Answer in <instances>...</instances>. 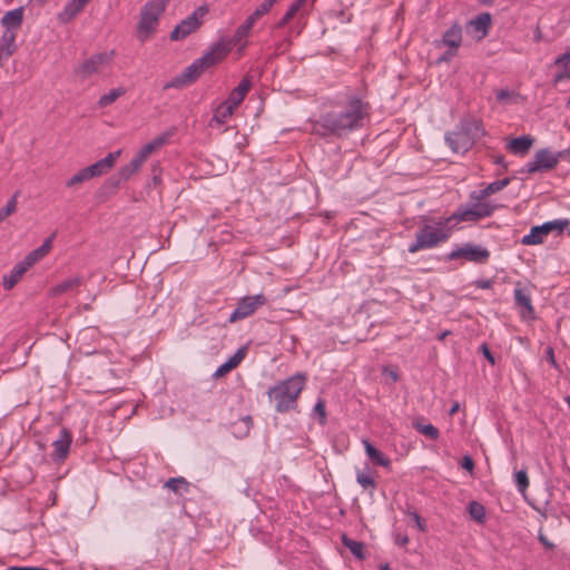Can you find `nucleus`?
Wrapping results in <instances>:
<instances>
[{"instance_id":"f257e3e1","label":"nucleus","mask_w":570,"mask_h":570,"mask_svg":"<svg viewBox=\"0 0 570 570\" xmlns=\"http://www.w3.org/2000/svg\"><path fill=\"white\" fill-rule=\"evenodd\" d=\"M368 115V104L352 97L343 109L326 112L313 121L312 132L323 138H340L362 128Z\"/></svg>"},{"instance_id":"c03bdc74","label":"nucleus","mask_w":570,"mask_h":570,"mask_svg":"<svg viewBox=\"0 0 570 570\" xmlns=\"http://www.w3.org/2000/svg\"><path fill=\"white\" fill-rule=\"evenodd\" d=\"M356 480L363 489H368V488L375 487V482H374L373 478L368 474L358 473Z\"/></svg>"},{"instance_id":"69168bd1","label":"nucleus","mask_w":570,"mask_h":570,"mask_svg":"<svg viewBox=\"0 0 570 570\" xmlns=\"http://www.w3.org/2000/svg\"><path fill=\"white\" fill-rule=\"evenodd\" d=\"M306 1L307 0H296L293 4L301 9Z\"/></svg>"},{"instance_id":"2eb2a0df","label":"nucleus","mask_w":570,"mask_h":570,"mask_svg":"<svg viewBox=\"0 0 570 570\" xmlns=\"http://www.w3.org/2000/svg\"><path fill=\"white\" fill-rule=\"evenodd\" d=\"M23 7L16 8L7 11L1 18V26L7 30L17 31L21 28L23 22Z\"/></svg>"},{"instance_id":"f3484780","label":"nucleus","mask_w":570,"mask_h":570,"mask_svg":"<svg viewBox=\"0 0 570 570\" xmlns=\"http://www.w3.org/2000/svg\"><path fill=\"white\" fill-rule=\"evenodd\" d=\"M560 155L549 149L537 150V171L552 169L559 163Z\"/></svg>"},{"instance_id":"2f4dec72","label":"nucleus","mask_w":570,"mask_h":570,"mask_svg":"<svg viewBox=\"0 0 570 570\" xmlns=\"http://www.w3.org/2000/svg\"><path fill=\"white\" fill-rule=\"evenodd\" d=\"M167 138L166 136H158L153 141L144 145L139 153L137 154L139 157H141L145 161L146 159L158 148H160L165 142Z\"/></svg>"},{"instance_id":"a878e982","label":"nucleus","mask_w":570,"mask_h":570,"mask_svg":"<svg viewBox=\"0 0 570 570\" xmlns=\"http://www.w3.org/2000/svg\"><path fill=\"white\" fill-rule=\"evenodd\" d=\"M491 24V16L488 12L479 14L475 19L469 22V28H472L475 33H478V38L482 39L487 36L488 29Z\"/></svg>"},{"instance_id":"ea45409f","label":"nucleus","mask_w":570,"mask_h":570,"mask_svg":"<svg viewBox=\"0 0 570 570\" xmlns=\"http://www.w3.org/2000/svg\"><path fill=\"white\" fill-rule=\"evenodd\" d=\"M19 195L20 191H16L13 196L7 202L6 206L0 209V223L17 210V198Z\"/></svg>"},{"instance_id":"cd10ccee","label":"nucleus","mask_w":570,"mask_h":570,"mask_svg":"<svg viewBox=\"0 0 570 570\" xmlns=\"http://www.w3.org/2000/svg\"><path fill=\"white\" fill-rule=\"evenodd\" d=\"M234 108H232L229 105L222 102L214 112L213 118L210 119V127L214 126H220L227 122V120L232 117L234 114Z\"/></svg>"},{"instance_id":"473e14b6","label":"nucleus","mask_w":570,"mask_h":570,"mask_svg":"<svg viewBox=\"0 0 570 570\" xmlns=\"http://www.w3.org/2000/svg\"><path fill=\"white\" fill-rule=\"evenodd\" d=\"M497 101L501 106H509L519 101V95L511 89H499L495 91Z\"/></svg>"},{"instance_id":"4c0bfd02","label":"nucleus","mask_w":570,"mask_h":570,"mask_svg":"<svg viewBox=\"0 0 570 570\" xmlns=\"http://www.w3.org/2000/svg\"><path fill=\"white\" fill-rule=\"evenodd\" d=\"M188 485H189L188 482L184 478H181V476H179V478H170L165 483V487L167 489L171 490L175 493H180L183 490L187 491L188 490Z\"/></svg>"},{"instance_id":"412c9836","label":"nucleus","mask_w":570,"mask_h":570,"mask_svg":"<svg viewBox=\"0 0 570 570\" xmlns=\"http://www.w3.org/2000/svg\"><path fill=\"white\" fill-rule=\"evenodd\" d=\"M247 348L239 347L234 355H232L224 364H222L214 373L215 377H220L237 367L238 364L244 360Z\"/></svg>"},{"instance_id":"7ed1b4c3","label":"nucleus","mask_w":570,"mask_h":570,"mask_svg":"<svg viewBox=\"0 0 570 570\" xmlns=\"http://www.w3.org/2000/svg\"><path fill=\"white\" fill-rule=\"evenodd\" d=\"M170 0H148L140 10V17L137 24V39L140 42L148 40L156 33L159 18L166 10Z\"/></svg>"},{"instance_id":"052dcab7","label":"nucleus","mask_w":570,"mask_h":570,"mask_svg":"<svg viewBox=\"0 0 570 570\" xmlns=\"http://www.w3.org/2000/svg\"><path fill=\"white\" fill-rule=\"evenodd\" d=\"M277 0H264L263 6L269 11Z\"/></svg>"},{"instance_id":"603ef678","label":"nucleus","mask_w":570,"mask_h":570,"mask_svg":"<svg viewBox=\"0 0 570 570\" xmlns=\"http://www.w3.org/2000/svg\"><path fill=\"white\" fill-rule=\"evenodd\" d=\"M395 543L401 548H406L409 543V537H396Z\"/></svg>"},{"instance_id":"f03ea898","label":"nucleus","mask_w":570,"mask_h":570,"mask_svg":"<svg viewBox=\"0 0 570 570\" xmlns=\"http://www.w3.org/2000/svg\"><path fill=\"white\" fill-rule=\"evenodd\" d=\"M305 386V377L302 374H295L272 386L268 392V399L274 402L275 410L285 413L294 410L297 405V397Z\"/></svg>"},{"instance_id":"a211bd4d","label":"nucleus","mask_w":570,"mask_h":570,"mask_svg":"<svg viewBox=\"0 0 570 570\" xmlns=\"http://www.w3.org/2000/svg\"><path fill=\"white\" fill-rule=\"evenodd\" d=\"M533 145V139L530 136H521L513 138L507 142V149L517 156L527 155Z\"/></svg>"},{"instance_id":"de8ad7c7","label":"nucleus","mask_w":570,"mask_h":570,"mask_svg":"<svg viewBox=\"0 0 570 570\" xmlns=\"http://www.w3.org/2000/svg\"><path fill=\"white\" fill-rule=\"evenodd\" d=\"M268 10L262 3L256 8V10L249 16L255 22L262 18Z\"/></svg>"},{"instance_id":"b1692460","label":"nucleus","mask_w":570,"mask_h":570,"mask_svg":"<svg viewBox=\"0 0 570 570\" xmlns=\"http://www.w3.org/2000/svg\"><path fill=\"white\" fill-rule=\"evenodd\" d=\"M55 237V234L50 237H48L41 246H39L38 248H36L35 250L30 252L26 257H24V264L26 265H29L30 267L36 264L37 262H39L41 258H43L51 249L52 247V238Z\"/></svg>"},{"instance_id":"5fc2aeb1","label":"nucleus","mask_w":570,"mask_h":570,"mask_svg":"<svg viewBox=\"0 0 570 570\" xmlns=\"http://www.w3.org/2000/svg\"><path fill=\"white\" fill-rule=\"evenodd\" d=\"M569 61H570L569 52L563 53L559 59H557V63H560V65H568Z\"/></svg>"},{"instance_id":"f8f14e48","label":"nucleus","mask_w":570,"mask_h":570,"mask_svg":"<svg viewBox=\"0 0 570 570\" xmlns=\"http://www.w3.org/2000/svg\"><path fill=\"white\" fill-rule=\"evenodd\" d=\"M72 442L70 431L62 428L59 432V438L53 441V451L51 458L56 462H62L67 459Z\"/></svg>"},{"instance_id":"a18cd8bd","label":"nucleus","mask_w":570,"mask_h":570,"mask_svg":"<svg viewBox=\"0 0 570 570\" xmlns=\"http://www.w3.org/2000/svg\"><path fill=\"white\" fill-rule=\"evenodd\" d=\"M249 31L246 30L242 24L237 28L235 35H234V43L238 45L247 36Z\"/></svg>"},{"instance_id":"393cba45","label":"nucleus","mask_w":570,"mask_h":570,"mask_svg":"<svg viewBox=\"0 0 570 570\" xmlns=\"http://www.w3.org/2000/svg\"><path fill=\"white\" fill-rule=\"evenodd\" d=\"M30 266L24 264V261L19 262L10 272L9 275L2 277V284L6 289H11L28 271Z\"/></svg>"},{"instance_id":"4be33fe9","label":"nucleus","mask_w":570,"mask_h":570,"mask_svg":"<svg viewBox=\"0 0 570 570\" xmlns=\"http://www.w3.org/2000/svg\"><path fill=\"white\" fill-rule=\"evenodd\" d=\"M462 42V28L454 23L442 37V43L450 49L458 50Z\"/></svg>"},{"instance_id":"680f3d73","label":"nucleus","mask_w":570,"mask_h":570,"mask_svg":"<svg viewBox=\"0 0 570 570\" xmlns=\"http://www.w3.org/2000/svg\"><path fill=\"white\" fill-rule=\"evenodd\" d=\"M537 539H539V541L546 547H552V544L547 540V537H537Z\"/></svg>"},{"instance_id":"aec40b11","label":"nucleus","mask_w":570,"mask_h":570,"mask_svg":"<svg viewBox=\"0 0 570 570\" xmlns=\"http://www.w3.org/2000/svg\"><path fill=\"white\" fill-rule=\"evenodd\" d=\"M249 89L250 80L248 78H244L239 85L229 94L227 100L224 102L236 109L237 106L244 100Z\"/></svg>"},{"instance_id":"7c9ffc66","label":"nucleus","mask_w":570,"mask_h":570,"mask_svg":"<svg viewBox=\"0 0 570 570\" xmlns=\"http://www.w3.org/2000/svg\"><path fill=\"white\" fill-rule=\"evenodd\" d=\"M145 163V160L139 157L138 155H136L128 165L124 166L120 168L119 170V177L120 179L122 180H127L128 178H130L134 174H136L141 165Z\"/></svg>"},{"instance_id":"c9c22d12","label":"nucleus","mask_w":570,"mask_h":570,"mask_svg":"<svg viewBox=\"0 0 570 570\" xmlns=\"http://www.w3.org/2000/svg\"><path fill=\"white\" fill-rule=\"evenodd\" d=\"M413 428L417 432H420L421 434L425 435L426 438H429L430 440H433V441L438 440V438L440 435L439 430L430 423L423 424L419 421H415V422H413Z\"/></svg>"},{"instance_id":"e2e57ef3","label":"nucleus","mask_w":570,"mask_h":570,"mask_svg":"<svg viewBox=\"0 0 570 570\" xmlns=\"http://www.w3.org/2000/svg\"><path fill=\"white\" fill-rule=\"evenodd\" d=\"M458 411H459V403H454V404L451 406V409H450L449 413H450V415H453V414H454V413H456Z\"/></svg>"},{"instance_id":"13d9d810","label":"nucleus","mask_w":570,"mask_h":570,"mask_svg":"<svg viewBox=\"0 0 570 570\" xmlns=\"http://www.w3.org/2000/svg\"><path fill=\"white\" fill-rule=\"evenodd\" d=\"M547 357L552 365H556L554 353L551 347H548V350H547Z\"/></svg>"},{"instance_id":"5701e85b","label":"nucleus","mask_w":570,"mask_h":570,"mask_svg":"<svg viewBox=\"0 0 570 570\" xmlns=\"http://www.w3.org/2000/svg\"><path fill=\"white\" fill-rule=\"evenodd\" d=\"M82 284V278L80 276H73L67 279L61 281L50 289L51 296H58L65 293L76 291Z\"/></svg>"},{"instance_id":"bb28decb","label":"nucleus","mask_w":570,"mask_h":570,"mask_svg":"<svg viewBox=\"0 0 570 570\" xmlns=\"http://www.w3.org/2000/svg\"><path fill=\"white\" fill-rule=\"evenodd\" d=\"M363 445L365 449V453L371 459V461L380 466L389 468L391 461L386 458L381 451H379L374 445H372L367 440H363Z\"/></svg>"},{"instance_id":"c756f323","label":"nucleus","mask_w":570,"mask_h":570,"mask_svg":"<svg viewBox=\"0 0 570 570\" xmlns=\"http://www.w3.org/2000/svg\"><path fill=\"white\" fill-rule=\"evenodd\" d=\"M515 304L525 309L527 314L532 313L531 296L529 291L520 287L519 285L514 288Z\"/></svg>"},{"instance_id":"6ab92c4d","label":"nucleus","mask_w":570,"mask_h":570,"mask_svg":"<svg viewBox=\"0 0 570 570\" xmlns=\"http://www.w3.org/2000/svg\"><path fill=\"white\" fill-rule=\"evenodd\" d=\"M458 128L462 130L469 138H471L474 145L475 140L483 135L482 122L478 119H463L458 125Z\"/></svg>"},{"instance_id":"4d7b16f0","label":"nucleus","mask_w":570,"mask_h":570,"mask_svg":"<svg viewBox=\"0 0 570 570\" xmlns=\"http://www.w3.org/2000/svg\"><path fill=\"white\" fill-rule=\"evenodd\" d=\"M254 24H255V21H254L249 16H248V17H247V19L245 20V22H244V23H242V26H243L246 30H248V31H250V29L253 28V26H254Z\"/></svg>"},{"instance_id":"0e129e2a","label":"nucleus","mask_w":570,"mask_h":570,"mask_svg":"<svg viewBox=\"0 0 570 570\" xmlns=\"http://www.w3.org/2000/svg\"><path fill=\"white\" fill-rule=\"evenodd\" d=\"M389 374L393 382H396L399 380V375L395 371H390Z\"/></svg>"},{"instance_id":"39448f33","label":"nucleus","mask_w":570,"mask_h":570,"mask_svg":"<svg viewBox=\"0 0 570 570\" xmlns=\"http://www.w3.org/2000/svg\"><path fill=\"white\" fill-rule=\"evenodd\" d=\"M449 234L444 228L424 225L415 234V240L410 244L409 252L416 253L423 249H429L438 246L440 243L445 242Z\"/></svg>"},{"instance_id":"9d476101","label":"nucleus","mask_w":570,"mask_h":570,"mask_svg":"<svg viewBox=\"0 0 570 570\" xmlns=\"http://www.w3.org/2000/svg\"><path fill=\"white\" fill-rule=\"evenodd\" d=\"M114 57V50L92 55L80 65L78 72L83 77L97 73L102 67L108 66L112 61Z\"/></svg>"},{"instance_id":"4468645a","label":"nucleus","mask_w":570,"mask_h":570,"mask_svg":"<svg viewBox=\"0 0 570 570\" xmlns=\"http://www.w3.org/2000/svg\"><path fill=\"white\" fill-rule=\"evenodd\" d=\"M569 219H554L551 222H547L540 226H537V244L543 242V236L554 233L556 236H560L563 230L568 227Z\"/></svg>"},{"instance_id":"79ce46f5","label":"nucleus","mask_w":570,"mask_h":570,"mask_svg":"<svg viewBox=\"0 0 570 570\" xmlns=\"http://www.w3.org/2000/svg\"><path fill=\"white\" fill-rule=\"evenodd\" d=\"M469 512L470 515L478 521H481L485 513L484 507L476 501H472L469 503Z\"/></svg>"},{"instance_id":"338daca9","label":"nucleus","mask_w":570,"mask_h":570,"mask_svg":"<svg viewBox=\"0 0 570 570\" xmlns=\"http://www.w3.org/2000/svg\"><path fill=\"white\" fill-rule=\"evenodd\" d=\"M449 334H450L449 331H444L443 333L440 334L439 340L443 341Z\"/></svg>"},{"instance_id":"3c124183","label":"nucleus","mask_w":570,"mask_h":570,"mask_svg":"<svg viewBox=\"0 0 570 570\" xmlns=\"http://www.w3.org/2000/svg\"><path fill=\"white\" fill-rule=\"evenodd\" d=\"M314 411L321 416L322 421L325 420V404L323 401H318L315 406Z\"/></svg>"},{"instance_id":"774afa93","label":"nucleus","mask_w":570,"mask_h":570,"mask_svg":"<svg viewBox=\"0 0 570 570\" xmlns=\"http://www.w3.org/2000/svg\"><path fill=\"white\" fill-rule=\"evenodd\" d=\"M380 570H392L387 563L381 564Z\"/></svg>"},{"instance_id":"ddd939ff","label":"nucleus","mask_w":570,"mask_h":570,"mask_svg":"<svg viewBox=\"0 0 570 570\" xmlns=\"http://www.w3.org/2000/svg\"><path fill=\"white\" fill-rule=\"evenodd\" d=\"M445 142L455 154H464L473 146L471 138L465 136L458 127L445 134Z\"/></svg>"},{"instance_id":"423d86ee","label":"nucleus","mask_w":570,"mask_h":570,"mask_svg":"<svg viewBox=\"0 0 570 570\" xmlns=\"http://www.w3.org/2000/svg\"><path fill=\"white\" fill-rule=\"evenodd\" d=\"M225 52L220 47L214 48L213 50L206 52L200 58L194 60L191 65L186 67L181 72L187 78V80L191 83L194 82L206 69L216 65L222 60Z\"/></svg>"},{"instance_id":"864d4df0","label":"nucleus","mask_w":570,"mask_h":570,"mask_svg":"<svg viewBox=\"0 0 570 570\" xmlns=\"http://www.w3.org/2000/svg\"><path fill=\"white\" fill-rule=\"evenodd\" d=\"M456 50L450 49L439 59V61H446L455 56Z\"/></svg>"},{"instance_id":"9b49d317","label":"nucleus","mask_w":570,"mask_h":570,"mask_svg":"<svg viewBox=\"0 0 570 570\" xmlns=\"http://www.w3.org/2000/svg\"><path fill=\"white\" fill-rule=\"evenodd\" d=\"M495 206L489 203L478 202L472 204L469 208L458 212L454 214V217L460 220H476L490 216Z\"/></svg>"},{"instance_id":"6e6552de","label":"nucleus","mask_w":570,"mask_h":570,"mask_svg":"<svg viewBox=\"0 0 570 570\" xmlns=\"http://www.w3.org/2000/svg\"><path fill=\"white\" fill-rule=\"evenodd\" d=\"M266 303L263 294L245 296L238 303L234 312L229 316V323L244 320L256 312V309Z\"/></svg>"},{"instance_id":"1a4fd4ad","label":"nucleus","mask_w":570,"mask_h":570,"mask_svg":"<svg viewBox=\"0 0 570 570\" xmlns=\"http://www.w3.org/2000/svg\"><path fill=\"white\" fill-rule=\"evenodd\" d=\"M490 257V252L480 246L471 243L464 244L463 246L452 250L449 255L450 259L464 258L469 262L483 264Z\"/></svg>"},{"instance_id":"f704fd0d","label":"nucleus","mask_w":570,"mask_h":570,"mask_svg":"<svg viewBox=\"0 0 570 570\" xmlns=\"http://www.w3.org/2000/svg\"><path fill=\"white\" fill-rule=\"evenodd\" d=\"M126 94V89L124 87H117L111 89L108 94L102 95L98 100V106L100 108H106L114 104L119 97Z\"/></svg>"},{"instance_id":"c85d7f7f","label":"nucleus","mask_w":570,"mask_h":570,"mask_svg":"<svg viewBox=\"0 0 570 570\" xmlns=\"http://www.w3.org/2000/svg\"><path fill=\"white\" fill-rule=\"evenodd\" d=\"M17 31L4 29L1 39H0V48L6 55V58H9L13 55L17 49L16 46Z\"/></svg>"},{"instance_id":"e433bc0d","label":"nucleus","mask_w":570,"mask_h":570,"mask_svg":"<svg viewBox=\"0 0 570 570\" xmlns=\"http://www.w3.org/2000/svg\"><path fill=\"white\" fill-rule=\"evenodd\" d=\"M514 482H515V485H517L519 492L527 500L525 491L530 484L527 471L525 470L517 471L514 473Z\"/></svg>"},{"instance_id":"49530a36","label":"nucleus","mask_w":570,"mask_h":570,"mask_svg":"<svg viewBox=\"0 0 570 570\" xmlns=\"http://www.w3.org/2000/svg\"><path fill=\"white\" fill-rule=\"evenodd\" d=\"M461 466L464 470L472 472L474 469V462H473L472 458L470 455H464L461 461Z\"/></svg>"},{"instance_id":"72a5a7b5","label":"nucleus","mask_w":570,"mask_h":570,"mask_svg":"<svg viewBox=\"0 0 570 570\" xmlns=\"http://www.w3.org/2000/svg\"><path fill=\"white\" fill-rule=\"evenodd\" d=\"M342 542L344 547L348 548L351 552L358 559H365L364 543L361 541H356L351 537H342Z\"/></svg>"},{"instance_id":"8fccbe9b","label":"nucleus","mask_w":570,"mask_h":570,"mask_svg":"<svg viewBox=\"0 0 570 570\" xmlns=\"http://www.w3.org/2000/svg\"><path fill=\"white\" fill-rule=\"evenodd\" d=\"M521 243L524 245H533L534 244V226H532L527 235H524L521 239Z\"/></svg>"},{"instance_id":"bf43d9fd","label":"nucleus","mask_w":570,"mask_h":570,"mask_svg":"<svg viewBox=\"0 0 570 570\" xmlns=\"http://www.w3.org/2000/svg\"><path fill=\"white\" fill-rule=\"evenodd\" d=\"M277 0H264L263 6L269 11Z\"/></svg>"},{"instance_id":"37998d69","label":"nucleus","mask_w":570,"mask_h":570,"mask_svg":"<svg viewBox=\"0 0 570 570\" xmlns=\"http://www.w3.org/2000/svg\"><path fill=\"white\" fill-rule=\"evenodd\" d=\"M298 11L299 9L292 3L287 12L277 23V28H283L285 24H287L297 14Z\"/></svg>"},{"instance_id":"0eeeda50","label":"nucleus","mask_w":570,"mask_h":570,"mask_svg":"<svg viewBox=\"0 0 570 570\" xmlns=\"http://www.w3.org/2000/svg\"><path fill=\"white\" fill-rule=\"evenodd\" d=\"M209 9L207 6H200L195 9L186 19L181 20L170 32V39L174 41L183 40L196 31L203 23Z\"/></svg>"},{"instance_id":"58836bf2","label":"nucleus","mask_w":570,"mask_h":570,"mask_svg":"<svg viewBox=\"0 0 570 570\" xmlns=\"http://www.w3.org/2000/svg\"><path fill=\"white\" fill-rule=\"evenodd\" d=\"M509 184L508 178H503L497 181L489 184L484 189L480 190V196L478 198L487 197L491 194H494L501 189H503Z\"/></svg>"},{"instance_id":"6e6d98bb","label":"nucleus","mask_w":570,"mask_h":570,"mask_svg":"<svg viewBox=\"0 0 570 570\" xmlns=\"http://www.w3.org/2000/svg\"><path fill=\"white\" fill-rule=\"evenodd\" d=\"M7 570H47V569L38 568V567H10Z\"/></svg>"},{"instance_id":"a19ab883","label":"nucleus","mask_w":570,"mask_h":570,"mask_svg":"<svg viewBox=\"0 0 570 570\" xmlns=\"http://www.w3.org/2000/svg\"><path fill=\"white\" fill-rule=\"evenodd\" d=\"M189 83L190 82L187 80V78L184 76V73L180 72L179 75L174 77L170 81L165 83L164 89L165 90L170 89V88L181 89V88L188 86Z\"/></svg>"},{"instance_id":"dca6fc26","label":"nucleus","mask_w":570,"mask_h":570,"mask_svg":"<svg viewBox=\"0 0 570 570\" xmlns=\"http://www.w3.org/2000/svg\"><path fill=\"white\" fill-rule=\"evenodd\" d=\"M90 0H69L63 10L58 14V19L62 23L70 22Z\"/></svg>"},{"instance_id":"20e7f679","label":"nucleus","mask_w":570,"mask_h":570,"mask_svg":"<svg viewBox=\"0 0 570 570\" xmlns=\"http://www.w3.org/2000/svg\"><path fill=\"white\" fill-rule=\"evenodd\" d=\"M120 150L109 153L102 159L96 161L95 164L88 167L80 169L66 181V186L68 188H73L95 177H100L107 174L115 166L118 157L120 156Z\"/></svg>"},{"instance_id":"09e8293b","label":"nucleus","mask_w":570,"mask_h":570,"mask_svg":"<svg viewBox=\"0 0 570 570\" xmlns=\"http://www.w3.org/2000/svg\"><path fill=\"white\" fill-rule=\"evenodd\" d=\"M481 352L483 354V356L490 362V364L494 365L495 364V360H494V356L493 354L491 353L489 346L484 343L481 345Z\"/></svg>"}]
</instances>
